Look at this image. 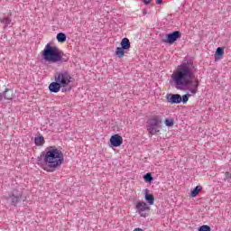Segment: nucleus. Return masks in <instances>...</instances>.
Returning a JSON list of instances; mask_svg holds the SVG:
<instances>
[{
	"mask_svg": "<svg viewBox=\"0 0 231 231\" xmlns=\"http://www.w3.org/2000/svg\"><path fill=\"white\" fill-rule=\"evenodd\" d=\"M143 178L146 183H152L154 180V178L152 177V173L151 172L144 174Z\"/></svg>",
	"mask_w": 231,
	"mask_h": 231,
	"instance_id": "19",
	"label": "nucleus"
},
{
	"mask_svg": "<svg viewBox=\"0 0 231 231\" xmlns=\"http://www.w3.org/2000/svg\"><path fill=\"white\" fill-rule=\"evenodd\" d=\"M0 23L4 25V28L6 29L8 28V25L10 24V23H12V19L8 18V17H4L3 19L0 20Z\"/></svg>",
	"mask_w": 231,
	"mask_h": 231,
	"instance_id": "21",
	"label": "nucleus"
},
{
	"mask_svg": "<svg viewBox=\"0 0 231 231\" xmlns=\"http://www.w3.org/2000/svg\"><path fill=\"white\" fill-rule=\"evenodd\" d=\"M223 55H225V48H217V51L215 52V60H221V59H223Z\"/></svg>",
	"mask_w": 231,
	"mask_h": 231,
	"instance_id": "13",
	"label": "nucleus"
},
{
	"mask_svg": "<svg viewBox=\"0 0 231 231\" xmlns=\"http://www.w3.org/2000/svg\"><path fill=\"white\" fill-rule=\"evenodd\" d=\"M160 124H162V121H160L158 117H153L149 120V123L146 125V129L151 136L156 134L157 133H160V129L157 128Z\"/></svg>",
	"mask_w": 231,
	"mask_h": 231,
	"instance_id": "6",
	"label": "nucleus"
},
{
	"mask_svg": "<svg viewBox=\"0 0 231 231\" xmlns=\"http://www.w3.org/2000/svg\"><path fill=\"white\" fill-rule=\"evenodd\" d=\"M124 143V139L118 134H116L110 137V147H120Z\"/></svg>",
	"mask_w": 231,
	"mask_h": 231,
	"instance_id": "10",
	"label": "nucleus"
},
{
	"mask_svg": "<svg viewBox=\"0 0 231 231\" xmlns=\"http://www.w3.org/2000/svg\"><path fill=\"white\" fill-rule=\"evenodd\" d=\"M71 79L73 77L68 70H60L54 74V80H57L63 87L62 93L71 91L72 87L69 85L71 84Z\"/></svg>",
	"mask_w": 231,
	"mask_h": 231,
	"instance_id": "4",
	"label": "nucleus"
},
{
	"mask_svg": "<svg viewBox=\"0 0 231 231\" xmlns=\"http://www.w3.org/2000/svg\"><path fill=\"white\" fill-rule=\"evenodd\" d=\"M225 180H231V173L230 172L226 171L225 173Z\"/></svg>",
	"mask_w": 231,
	"mask_h": 231,
	"instance_id": "25",
	"label": "nucleus"
},
{
	"mask_svg": "<svg viewBox=\"0 0 231 231\" xmlns=\"http://www.w3.org/2000/svg\"><path fill=\"white\" fill-rule=\"evenodd\" d=\"M178 39H181V32L174 31L166 34L165 37L162 39V42H164V44H174Z\"/></svg>",
	"mask_w": 231,
	"mask_h": 231,
	"instance_id": "7",
	"label": "nucleus"
},
{
	"mask_svg": "<svg viewBox=\"0 0 231 231\" xmlns=\"http://www.w3.org/2000/svg\"><path fill=\"white\" fill-rule=\"evenodd\" d=\"M212 228H210L209 226L203 225L199 227V231H211Z\"/></svg>",
	"mask_w": 231,
	"mask_h": 231,
	"instance_id": "24",
	"label": "nucleus"
},
{
	"mask_svg": "<svg viewBox=\"0 0 231 231\" xmlns=\"http://www.w3.org/2000/svg\"><path fill=\"white\" fill-rule=\"evenodd\" d=\"M60 89H63V87L57 80H54L49 85L50 93H59Z\"/></svg>",
	"mask_w": 231,
	"mask_h": 231,
	"instance_id": "12",
	"label": "nucleus"
},
{
	"mask_svg": "<svg viewBox=\"0 0 231 231\" xmlns=\"http://www.w3.org/2000/svg\"><path fill=\"white\" fill-rule=\"evenodd\" d=\"M135 208L138 212V214H140V216L142 217H145V211H150L151 208H149V206H147V203L143 202V201H138L136 203Z\"/></svg>",
	"mask_w": 231,
	"mask_h": 231,
	"instance_id": "8",
	"label": "nucleus"
},
{
	"mask_svg": "<svg viewBox=\"0 0 231 231\" xmlns=\"http://www.w3.org/2000/svg\"><path fill=\"white\" fill-rule=\"evenodd\" d=\"M190 97H192V95H191V94H189V93L183 95V96L181 97V102H182V104H187V102H189V98H190Z\"/></svg>",
	"mask_w": 231,
	"mask_h": 231,
	"instance_id": "22",
	"label": "nucleus"
},
{
	"mask_svg": "<svg viewBox=\"0 0 231 231\" xmlns=\"http://www.w3.org/2000/svg\"><path fill=\"white\" fill-rule=\"evenodd\" d=\"M194 61L191 59H186L182 61L180 65L177 67V70L172 74L171 79L175 83L176 89H183V88H187V86H192V88H189V91L192 93V95H196L198 93V88H199V79H194Z\"/></svg>",
	"mask_w": 231,
	"mask_h": 231,
	"instance_id": "1",
	"label": "nucleus"
},
{
	"mask_svg": "<svg viewBox=\"0 0 231 231\" xmlns=\"http://www.w3.org/2000/svg\"><path fill=\"white\" fill-rule=\"evenodd\" d=\"M134 231H144L143 229L140 228V227H137L135 228Z\"/></svg>",
	"mask_w": 231,
	"mask_h": 231,
	"instance_id": "29",
	"label": "nucleus"
},
{
	"mask_svg": "<svg viewBox=\"0 0 231 231\" xmlns=\"http://www.w3.org/2000/svg\"><path fill=\"white\" fill-rule=\"evenodd\" d=\"M37 162L46 165L48 172H55L64 163V153L55 146H51L46 152H41Z\"/></svg>",
	"mask_w": 231,
	"mask_h": 231,
	"instance_id": "2",
	"label": "nucleus"
},
{
	"mask_svg": "<svg viewBox=\"0 0 231 231\" xmlns=\"http://www.w3.org/2000/svg\"><path fill=\"white\" fill-rule=\"evenodd\" d=\"M7 201H9L13 207H17V204L23 201V191L13 189L7 197Z\"/></svg>",
	"mask_w": 231,
	"mask_h": 231,
	"instance_id": "5",
	"label": "nucleus"
},
{
	"mask_svg": "<svg viewBox=\"0 0 231 231\" xmlns=\"http://www.w3.org/2000/svg\"><path fill=\"white\" fill-rule=\"evenodd\" d=\"M44 136H42V135H39L38 137H35V139H34V143H35V145H37V146H42V145H44Z\"/></svg>",
	"mask_w": 231,
	"mask_h": 231,
	"instance_id": "18",
	"label": "nucleus"
},
{
	"mask_svg": "<svg viewBox=\"0 0 231 231\" xmlns=\"http://www.w3.org/2000/svg\"><path fill=\"white\" fill-rule=\"evenodd\" d=\"M165 98L168 104H181V95L180 94H167Z\"/></svg>",
	"mask_w": 231,
	"mask_h": 231,
	"instance_id": "9",
	"label": "nucleus"
},
{
	"mask_svg": "<svg viewBox=\"0 0 231 231\" xmlns=\"http://www.w3.org/2000/svg\"><path fill=\"white\" fill-rule=\"evenodd\" d=\"M164 124L167 127H172V125H174V120L173 119H165Z\"/></svg>",
	"mask_w": 231,
	"mask_h": 231,
	"instance_id": "23",
	"label": "nucleus"
},
{
	"mask_svg": "<svg viewBox=\"0 0 231 231\" xmlns=\"http://www.w3.org/2000/svg\"><path fill=\"white\" fill-rule=\"evenodd\" d=\"M1 100H8L9 102L14 100V90L6 88L3 94H0V101Z\"/></svg>",
	"mask_w": 231,
	"mask_h": 231,
	"instance_id": "11",
	"label": "nucleus"
},
{
	"mask_svg": "<svg viewBox=\"0 0 231 231\" xmlns=\"http://www.w3.org/2000/svg\"><path fill=\"white\" fill-rule=\"evenodd\" d=\"M116 55L118 57V59H122L125 55V49L122 47H117L116 51Z\"/></svg>",
	"mask_w": 231,
	"mask_h": 231,
	"instance_id": "17",
	"label": "nucleus"
},
{
	"mask_svg": "<svg viewBox=\"0 0 231 231\" xmlns=\"http://www.w3.org/2000/svg\"><path fill=\"white\" fill-rule=\"evenodd\" d=\"M203 189V187L201 186H197L195 187L192 190H191V193H190V197L191 198H196V196H198V194H199V192H201V190Z\"/></svg>",
	"mask_w": 231,
	"mask_h": 231,
	"instance_id": "16",
	"label": "nucleus"
},
{
	"mask_svg": "<svg viewBox=\"0 0 231 231\" xmlns=\"http://www.w3.org/2000/svg\"><path fill=\"white\" fill-rule=\"evenodd\" d=\"M56 39L58 41V42H66V33L64 32H59L56 36Z\"/></svg>",
	"mask_w": 231,
	"mask_h": 231,
	"instance_id": "20",
	"label": "nucleus"
},
{
	"mask_svg": "<svg viewBox=\"0 0 231 231\" xmlns=\"http://www.w3.org/2000/svg\"><path fill=\"white\" fill-rule=\"evenodd\" d=\"M156 5H162L163 3V0H155Z\"/></svg>",
	"mask_w": 231,
	"mask_h": 231,
	"instance_id": "27",
	"label": "nucleus"
},
{
	"mask_svg": "<svg viewBox=\"0 0 231 231\" xmlns=\"http://www.w3.org/2000/svg\"><path fill=\"white\" fill-rule=\"evenodd\" d=\"M141 1H143V3L147 5H151V1L152 0H141Z\"/></svg>",
	"mask_w": 231,
	"mask_h": 231,
	"instance_id": "26",
	"label": "nucleus"
},
{
	"mask_svg": "<svg viewBox=\"0 0 231 231\" xmlns=\"http://www.w3.org/2000/svg\"><path fill=\"white\" fill-rule=\"evenodd\" d=\"M148 12H147V9H143V15H147Z\"/></svg>",
	"mask_w": 231,
	"mask_h": 231,
	"instance_id": "28",
	"label": "nucleus"
},
{
	"mask_svg": "<svg viewBox=\"0 0 231 231\" xmlns=\"http://www.w3.org/2000/svg\"><path fill=\"white\" fill-rule=\"evenodd\" d=\"M42 58L47 64H64V62L69 60V58L62 51H60L57 46H51L50 43H47L42 51Z\"/></svg>",
	"mask_w": 231,
	"mask_h": 231,
	"instance_id": "3",
	"label": "nucleus"
},
{
	"mask_svg": "<svg viewBox=\"0 0 231 231\" xmlns=\"http://www.w3.org/2000/svg\"><path fill=\"white\" fill-rule=\"evenodd\" d=\"M144 199L148 205H154V195L149 193V191L146 189V192L144 193Z\"/></svg>",
	"mask_w": 231,
	"mask_h": 231,
	"instance_id": "14",
	"label": "nucleus"
},
{
	"mask_svg": "<svg viewBox=\"0 0 231 231\" xmlns=\"http://www.w3.org/2000/svg\"><path fill=\"white\" fill-rule=\"evenodd\" d=\"M121 48H123V50H129V48H131V42H129L128 38L122 39Z\"/></svg>",
	"mask_w": 231,
	"mask_h": 231,
	"instance_id": "15",
	"label": "nucleus"
}]
</instances>
